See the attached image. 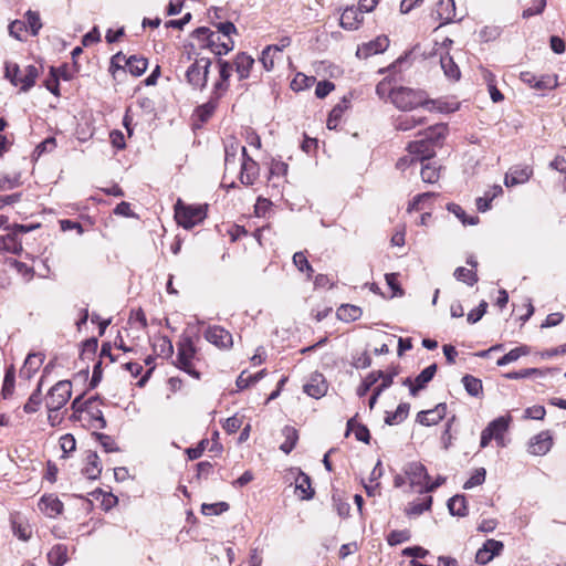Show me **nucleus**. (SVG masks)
<instances>
[{
  "label": "nucleus",
  "mask_w": 566,
  "mask_h": 566,
  "mask_svg": "<svg viewBox=\"0 0 566 566\" xmlns=\"http://www.w3.org/2000/svg\"><path fill=\"white\" fill-rule=\"evenodd\" d=\"M448 210L451 213H453L459 220H461V222L464 226H467V224L474 226L479 221V218L476 216L467 218L465 211L459 205H457V203H449L448 205Z\"/></svg>",
  "instance_id": "37998d69"
},
{
  "label": "nucleus",
  "mask_w": 566,
  "mask_h": 566,
  "mask_svg": "<svg viewBox=\"0 0 566 566\" xmlns=\"http://www.w3.org/2000/svg\"><path fill=\"white\" fill-rule=\"evenodd\" d=\"M448 509L451 515L465 516L468 514L467 500L464 495H454L448 501Z\"/></svg>",
  "instance_id": "473e14b6"
},
{
  "label": "nucleus",
  "mask_w": 566,
  "mask_h": 566,
  "mask_svg": "<svg viewBox=\"0 0 566 566\" xmlns=\"http://www.w3.org/2000/svg\"><path fill=\"white\" fill-rule=\"evenodd\" d=\"M432 505V497L427 496L422 501H415L409 504L408 509L406 510L407 515H420L424 511H429Z\"/></svg>",
  "instance_id": "ea45409f"
},
{
  "label": "nucleus",
  "mask_w": 566,
  "mask_h": 566,
  "mask_svg": "<svg viewBox=\"0 0 566 566\" xmlns=\"http://www.w3.org/2000/svg\"><path fill=\"white\" fill-rule=\"evenodd\" d=\"M44 356L40 353H31L27 356L22 368L20 369V377L30 379L39 370L43 364Z\"/></svg>",
  "instance_id": "412c9836"
},
{
  "label": "nucleus",
  "mask_w": 566,
  "mask_h": 566,
  "mask_svg": "<svg viewBox=\"0 0 566 566\" xmlns=\"http://www.w3.org/2000/svg\"><path fill=\"white\" fill-rule=\"evenodd\" d=\"M354 430L355 437L358 441L368 443L370 439L369 430L361 424H355V419H349L347 422V432Z\"/></svg>",
  "instance_id": "a18cd8bd"
},
{
  "label": "nucleus",
  "mask_w": 566,
  "mask_h": 566,
  "mask_svg": "<svg viewBox=\"0 0 566 566\" xmlns=\"http://www.w3.org/2000/svg\"><path fill=\"white\" fill-rule=\"evenodd\" d=\"M83 474L92 480H95L99 476L102 472V465L99 462V458L96 452H90L86 457V465L82 470Z\"/></svg>",
  "instance_id": "bb28decb"
},
{
  "label": "nucleus",
  "mask_w": 566,
  "mask_h": 566,
  "mask_svg": "<svg viewBox=\"0 0 566 566\" xmlns=\"http://www.w3.org/2000/svg\"><path fill=\"white\" fill-rule=\"evenodd\" d=\"M405 473L409 478L412 485H421L430 480L426 467L420 462H410L405 468Z\"/></svg>",
  "instance_id": "a211bd4d"
},
{
  "label": "nucleus",
  "mask_w": 566,
  "mask_h": 566,
  "mask_svg": "<svg viewBox=\"0 0 566 566\" xmlns=\"http://www.w3.org/2000/svg\"><path fill=\"white\" fill-rule=\"evenodd\" d=\"M421 178L424 182L433 184L439 179V168L436 164L426 163L422 164Z\"/></svg>",
  "instance_id": "c03bdc74"
},
{
  "label": "nucleus",
  "mask_w": 566,
  "mask_h": 566,
  "mask_svg": "<svg viewBox=\"0 0 566 566\" xmlns=\"http://www.w3.org/2000/svg\"><path fill=\"white\" fill-rule=\"evenodd\" d=\"M55 67H51L50 77L45 80V87L55 96L60 95L59 92V77L55 75Z\"/></svg>",
  "instance_id": "0e129e2a"
},
{
  "label": "nucleus",
  "mask_w": 566,
  "mask_h": 566,
  "mask_svg": "<svg viewBox=\"0 0 566 566\" xmlns=\"http://www.w3.org/2000/svg\"><path fill=\"white\" fill-rule=\"evenodd\" d=\"M426 124V117L423 116H417V115H399L395 119V128L397 130L407 132L416 126Z\"/></svg>",
  "instance_id": "b1692460"
},
{
  "label": "nucleus",
  "mask_w": 566,
  "mask_h": 566,
  "mask_svg": "<svg viewBox=\"0 0 566 566\" xmlns=\"http://www.w3.org/2000/svg\"><path fill=\"white\" fill-rule=\"evenodd\" d=\"M546 7V0H534L533 6L525 9L522 13L524 19H528L535 14H541Z\"/></svg>",
  "instance_id": "680f3d73"
},
{
  "label": "nucleus",
  "mask_w": 566,
  "mask_h": 566,
  "mask_svg": "<svg viewBox=\"0 0 566 566\" xmlns=\"http://www.w3.org/2000/svg\"><path fill=\"white\" fill-rule=\"evenodd\" d=\"M389 46V40L387 36H377L375 40L358 46L356 55L359 59H367L371 55L382 53Z\"/></svg>",
  "instance_id": "f8f14e48"
},
{
  "label": "nucleus",
  "mask_w": 566,
  "mask_h": 566,
  "mask_svg": "<svg viewBox=\"0 0 566 566\" xmlns=\"http://www.w3.org/2000/svg\"><path fill=\"white\" fill-rule=\"evenodd\" d=\"M48 560L53 566H62L67 562V547L63 544L54 545L48 553Z\"/></svg>",
  "instance_id": "7c9ffc66"
},
{
  "label": "nucleus",
  "mask_w": 566,
  "mask_h": 566,
  "mask_svg": "<svg viewBox=\"0 0 566 566\" xmlns=\"http://www.w3.org/2000/svg\"><path fill=\"white\" fill-rule=\"evenodd\" d=\"M211 60L209 57H197L186 71V81L193 88L202 91L207 86L209 67Z\"/></svg>",
  "instance_id": "39448f33"
},
{
  "label": "nucleus",
  "mask_w": 566,
  "mask_h": 566,
  "mask_svg": "<svg viewBox=\"0 0 566 566\" xmlns=\"http://www.w3.org/2000/svg\"><path fill=\"white\" fill-rule=\"evenodd\" d=\"M553 447V438L548 431L534 436L528 443V452L533 455H545Z\"/></svg>",
  "instance_id": "9b49d317"
},
{
  "label": "nucleus",
  "mask_w": 566,
  "mask_h": 566,
  "mask_svg": "<svg viewBox=\"0 0 566 566\" xmlns=\"http://www.w3.org/2000/svg\"><path fill=\"white\" fill-rule=\"evenodd\" d=\"M293 263L301 272H305L311 277L314 271L304 252L294 253Z\"/></svg>",
  "instance_id": "de8ad7c7"
},
{
  "label": "nucleus",
  "mask_w": 566,
  "mask_h": 566,
  "mask_svg": "<svg viewBox=\"0 0 566 566\" xmlns=\"http://www.w3.org/2000/svg\"><path fill=\"white\" fill-rule=\"evenodd\" d=\"M205 338L220 349H229L233 345L231 333L219 325L209 326L205 332Z\"/></svg>",
  "instance_id": "1a4fd4ad"
},
{
  "label": "nucleus",
  "mask_w": 566,
  "mask_h": 566,
  "mask_svg": "<svg viewBox=\"0 0 566 566\" xmlns=\"http://www.w3.org/2000/svg\"><path fill=\"white\" fill-rule=\"evenodd\" d=\"M390 101L398 109L403 112L412 111L429 103L423 91L403 86L394 87L390 91Z\"/></svg>",
  "instance_id": "f257e3e1"
},
{
  "label": "nucleus",
  "mask_w": 566,
  "mask_h": 566,
  "mask_svg": "<svg viewBox=\"0 0 566 566\" xmlns=\"http://www.w3.org/2000/svg\"><path fill=\"white\" fill-rule=\"evenodd\" d=\"M11 525L13 534L21 541H28L32 535L30 524L20 515L12 516Z\"/></svg>",
  "instance_id": "393cba45"
},
{
  "label": "nucleus",
  "mask_w": 566,
  "mask_h": 566,
  "mask_svg": "<svg viewBox=\"0 0 566 566\" xmlns=\"http://www.w3.org/2000/svg\"><path fill=\"white\" fill-rule=\"evenodd\" d=\"M510 417H499L491 421L481 433L480 447L485 448L491 440H495L497 447H505L504 434L509 429Z\"/></svg>",
  "instance_id": "0eeeda50"
},
{
  "label": "nucleus",
  "mask_w": 566,
  "mask_h": 566,
  "mask_svg": "<svg viewBox=\"0 0 566 566\" xmlns=\"http://www.w3.org/2000/svg\"><path fill=\"white\" fill-rule=\"evenodd\" d=\"M233 64L239 80H245L250 76V71L254 64V60L245 52H241L237 54Z\"/></svg>",
  "instance_id": "5701e85b"
},
{
  "label": "nucleus",
  "mask_w": 566,
  "mask_h": 566,
  "mask_svg": "<svg viewBox=\"0 0 566 566\" xmlns=\"http://www.w3.org/2000/svg\"><path fill=\"white\" fill-rule=\"evenodd\" d=\"M154 350L157 355L163 357H171L174 354V346L167 336H158L153 343Z\"/></svg>",
  "instance_id": "72a5a7b5"
},
{
  "label": "nucleus",
  "mask_w": 566,
  "mask_h": 566,
  "mask_svg": "<svg viewBox=\"0 0 566 566\" xmlns=\"http://www.w3.org/2000/svg\"><path fill=\"white\" fill-rule=\"evenodd\" d=\"M447 130H448V128L444 124H437V125L430 126L423 133H420V136L430 140L431 144L436 147L438 144L441 143V140L444 139V137L447 135Z\"/></svg>",
  "instance_id": "c85d7f7f"
},
{
  "label": "nucleus",
  "mask_w": 566,
  "mask_h": 566,
  "mask_svg": "<svg viewBox=\"0 0 566 566\" xmlns=\"http://www.w3.org/2000/svg\"><path fill=\"white\" fill-rule=\"evenodd\" d=\"M441 69L443 70L444 75L451 81L460 80L461 72L457 63L453 61V57L449 55V53L441 54L440 56Z\"/></svg>",
  "instance_id": "a878e982"
},
{
  "label": "nucleus",
  "mask_w": 566,
  "mask_h": 566,
  "mask_svg": "<svg viewBox=\"0 0 566 566\" xmlns=\"http://www.w3.org/2000/svg\"><path fill=\"white\" fill-rule=\"evenodd\" d=\"M39 509L49 517H55L63 511V503L53 494L43 495Z\"/></svg>",
  "instance_id": "aec40b11"
},
{
  "label": "nucleus",
  "mask_w": 566,
  "mask_h": 566,
  "mask_svg": "<svg viewBox=\"0 0 566 566\" xmlns=\"http://www.w3.org/2000/svg\"><path fill=\"white\" fill-rule=\"evenodd\" d=\"M39 74L40 69L35 65H27L23 69H20L18 64L6 65V76L13 85H20L23 92H28L35 84Z\"/></svg>",
  "instance_id": "7ed1b4c3"
},
{
  "label": "nucleus",
  "mask_w": 566,
  "mask_h": 566,
  "mask_svg": "<svg viewBox=\"0 0 566 566\" xmlns=\"http://www.w3.org/2000/svg\"><path fill=\"white\" fill-rule=\"evenodd\" d=\"M327 388L328 386L323 375L315 374L312 376L311 380L304 385V392L315 399H318L325 396Z\"/></svg>",
  "instance_id": "6ab92c4d"
},
{
  "label": "nucleus",
  "mask_w": 566,
  "mask_h": 566,
  "mask_svg": "<svg viewBox=\"0 0 566 566\" xmlns=\"http://www.w3.org/2000/svg\"><path fill=\"white\" fill-rule=\"evenodd\" d=\"M125 65L132 75L140 76L146 72L148 67V61L143 56L133 55L127 59V61H125Z\"/></svg>",
  "instance_id": "2f4dec72"
},
{
  "label": "nucleus",
  "mask_w": 566,
  "mask_h": 566,
  "mask_svg": "<svg viewBox=\"0 0 566 566\" xmlns=\"http://www.w3.org/2000/svg\"><path fill=\"white\" fill-rule=\"evenodd\" d=\"M364 21L363 11L354 6L347 7L339 20V24L345 30H357Z\"/></svg>",
  "instance_id": "4468645a"
},
{
  "label": "nucleus",
  "mask_w": 566,
  "mask_h": 566,
  "mask_svg": "<svg viewBox=\"0 0 566 566\" xmlns=\"http://www.w3.org/2000/svg\"><path fill=\"white\" fill-rule=\"evenodd\" d=\"M462 384L470 396L478 397L482 392V381L479 378L465 375Z\"/></svg>",
  "instance_id": "58836bf2"
},
{
  "label": "nucleus",
  "mask_w": 566,
  "mask_h": 566,
  "mask_svg": "<svg viewBox=\"0 0 566 566\" xmlns=\"http://www.w3.org/2000/svg\"><path fill=\"white\" fill-rule=\"evenodd\" d=\"M488 308V303L485 301H482L480 305L476 308H473L469 312L467 319L470 324H475L479 322L483 315L485 314Z\"/></svg>",
  "instance_id": "052dcab7"
},
{
  "label": "nucleus",
  "mask_w": 566,
  "mask_h": 566,
  "mask_svg": "<svg viewBox=\"0 0 566 566\" xmlns=\"http://www.w3.org/2000/svg\"><path fill=\"white\" fill-rule=\"evenodd\" d=\"M410 537H411V535L408 530L392 531L387 536V543L390 546H396L398 544L409 541Z\"/></svg>",
  "instance_id": "8fccbe9b"
},
{
  "label": "nucleus",
  "mask_w": 566,
  "mask_h": 566,
  "mask_svg": "<svg viewBox=\"0 0 566 566\" xmlns=\"http://www.w3.org/2000/svg\"><path fill=\"white\" fill-rule=\"evenodd\" d=\"M282 436L285 440L280 446V450H282L285 454H289L295 448L298 440L297 430L293 427L285 426L282 429Z\"/></svg>",
  "instance_id": "c756f323"
},
{
  "label": "nucleus",
  "mask_w": 566,
  "mask_h": 566,
  "mask_svg": "<svg viewBox=\"0 0 566 566\" xmlns=\"http://www.w3.org/2000/svg\"><path fill=\"white\" fill-rule=\"evenodd\" d=\"M72 394V385L69 380L56 382L46 397V408L49 411H57L66 405Z\"/></svg>",
  "instance_id": "6e6552de"
},
{
  "label": "nucleus",
  "mask_w": 566,
  "mask_h": 566,
  "mask_svg": "<svg viewBox=\"0 0 566 566\" xmlns=\"http://www.w3.org/2000/svg\"><path fill=\"white\" fill-rule=\"evenodd\" d=\"M380 376H382L381 370L371 371L357 388V395L359 397H364L370 390V388L380 379Z\"/></svg>",
  "instance_id": "a19ab883"
},
{
  "label": "nucleus",
  "mask_w": 566,
  "mask_h": 566,
  "mask_svg": "<svg viewBox=\"0 0 566 566\" xmlns=\"http://www.w3.org/2000/svg\"><path fill=\"white\" fill-rule=\"evenodd\" d=\"M409 410H410V405L407 402H401L398 405L395 412H392V413L387 412L385 422L389 426L400 423L408 417Z\"/></svg>",
  "instance_id": "f704fd0d"
},
{
  "label": "nucleus",
  "mask_w": 566,
  "mask_h": 566,
  "mask_svg": "<svg viewBox=\"0 0 566 566\" xmlns=\"http://www.w3.org/2000/svg\"><path fill=\"white\" fill-rule=\"evenodd\" d=\"M485 469L480 468L476 469L470 479L464 483L463 488L465 490L472 489L474 486L481 485L485 481Z\"/></svg>",
  "instance_id": "603ef678"
},
{
  "label": "nucleus",
  "mask_w": 566,
  "mask_h": 566,
  "mask_svg": "<svg viewBox=\"0 0 566 566\" xmlns=\"http://www.w3.org/2000/svg\"><path fill=\"white\" fill-rule=\"evenodd\" d=\"M453 275L458 281L464 282L470 286L478 282L476 273L463 266L457 268Z\"/></svg>",
  "instance_id": "49530a36"
},
{
  "label": "nucleus",
  "mask_w": 566,
  "mask_h": 566,
  "mask_svg": "<svg viewBox=\"0 0 566 566\" xmlns=\"http://www.w3.org/2000/svg\"><path fill=\"white\" fill-rule=\"evenodd\" d=\"M192 36L201 42L202 48L209 49L216 55L227 54L234 48L232 39L223 40L218 32L211 31L206 27L196 29L192 32Z\"/></svg>",
  "instance_id": "f03ea898"
},
{
  "label": "nucleus",
  "mask_w": 566,
  "mask_h": 566,
  "mask_svg": "<svg viewBox=\"0 0 566 566\" xmlns=\"http://www.w3.org/2000/svg\"><path fill=\"white\" fill-rule=\"evenodd\" d=\"M437 18L440 20V25L452 22L455 18V2L454 0H439L436 9Z\"/></svg>",
  "instance_id": "4be33fe9"
},
{
  "label": "nucleus",
  "mask_w": 566,
  "mask_h": 566,
  "mask_svg": "<svg viewBox=\"0 0 566 566\" xmlns=\"http://www.w3.org/2000/svg\"><path fill=\"white\" fill-rule=\"evenodd\" d=\"M437 373V365L432 364L426 367L412 381L410 378L403 380V385L409 387L410 394L416 396L419 390L423 389L429 381L432 380Z\"/></svg>",
  "instance_id": "9d476101"
},
{
  "label": "nucleus",
  "mask_w": 566,
  "mask_h": 566,
  "mask_svg": "<svg viewBox=\"0 0 566 566\" xmlns=\"http://www.w3.org/2000/svg\"><path fill=\"white\" fill-rule=\"evenodd\" d=\"M27 29V24L24 21L15 20L9 25V34L17 40H21L22 32Z\"/></svg>",
  "instance_id": "338daca9"
},
{
  "label": "nucleus",
  "mask_w": 566,
  "mask_h": 566,
  "mask_svg": "<svg viewBox=\"0 0 566 566\" xmlns=\"http://www.w3.org/2000/svg\"><path fill=\"white\" fill-rule=\"evenodd\" d=\"M218 33L223 40L231 39V34L237 32V28L232 22H221L217 24Z\"/></svg>",
  "instance_id": "69168bd1"
},
{
  "label": "nucleus",
  "mask_w": 566,
  "mask_h": 566,
  "mask_svg": "<svg viewBox=\"0 0 566 566\" xmlns=\"http://www.w3.org/2000/svg\"><path fill=\"white\" fill-rule=\"evenodd\" d=\"M27 23L31 30L32 35H36L42 28L40 15L38 12L29 10L25 13Z\"/></svg>",
  "instance_id": "864d4df0"
},
{
  "label": "nucleus",
  "mask_w": 566,
  "mask_h": 566,
  "mask_svg": "<svg viewBox=\"0 0 566 566\" xmlns=\"http://www.w3.org/2000/svg\"><path fill=\"white\" fill-rule=\"evenodd\" d=\"M239 148L241 149L240 145L235 140H232L231 143L226 145V169H228L231 164H235V156Z\"/></svg>",
  "instance_id": "6e6d98bb"
},
{
  "label": "nucleus",
  "mask_w": 566,
  "mask_h": 566,
  "mask_svg": "<svg viewBox=\"0 0 566 566\" xmlns=\"http://www.w3.org/2000/svg\"><path fill=\"white\" fill-rule=\"evenodd\" d=\"M447 415V405L439 403L433 409L420 411L417 421L422 426H433L440 422Z\"/></svg>",
  "instance_id": "f3484780"
},
{
  "label": "nucleus",
  "mask_w": 566,
  "mask_h": 566,
  "mask_svg": "<svg viewBox=\"0 0 566 566\" xmlns=\"http://www.w3.org/2000/svg\"><path fill=\"white\" fill-rule=\"evenodd\" d=\"M175 218L179 226L191 229L206 218L205 206L184 205L179 199L175 206Z\"/></svg>",
  "instance_id": "20e7f679"
},
{
  "label": "nucleus",
  "mask_w": 566,
  "mask_h": 566,
  "mask_svg": "<svg viewBox=\"0 0 566 566\" xmlns=\"http://www.w3.org/2000/svg\"><path fill=\"white\" fill-rule=\"evenodd\" d=\"M218 101L216 98H210L206 104L201 105L197 109V114L202 122L207 120L214 109L217 108Z\"/></svg>",
  "instance_id": "3c124183"
},
{
  "label": "nucleus",
  "mask_w": 566,
  "mask_h": 566,
  "mask_svg": "<svg viewBox=\"0 0 566 566\" xmlns=\"http://www.w3.org/2000/svg\"><path fill=\"white\" fill-rule=\"evenodd\" d=\"M314 77H308L304 74L298 73L291 83V87L294 91H301L310 87L314 83Z\"/></svg>",
  "instance_id": "5fc2aeb1"
},
{
  "label": "nucleus",
  "mask_w": 566,
  "mask_h": 566,
  "mask_svg": "<svg viewBox=\"0 0 566 566\" xmlns=\"http://www.w3.org/2000/svg\"><path fill=\"white\" fill-rule=\"evenodd\" d=\"M434 197L433 192H424L417 195L413 200L409 203L408 211L420 210L423 208L426 201L431 200Z\"/></svg>",
  "instance_id": "13d9d810"
},
{
  "label": "nucleus",
  "mask_w": 566,
  "mask_h": 566,
  "mask_svg": "<svg viewBox=\"0 0 566 566\" xmlns=\"http://www.w3.org/2000/svg\"><path fill=\"white\" fill-rule=\"evenodd\" d=\"M96 438L106 452H115L119 450L112 437L104 433H96Z\"/></svg>",
  "instance_id": "e2e57ef3"
},
{
  "label": "nucleus",
  "mask_w": 566,
  "mask_h": 566,
  "mask_svg": "<svg viewBox=\"0 0 566 566\" xmlns=\"http://www.w3.org/2000/svg\"><path fill=\"white\" fill-rule=\"evenodd\" d=\"M546 415V410L543 406H532L524 410V419L543 420Z\"/></svg>",
  "instance_id": "bf43d9fd"
},
{
  "label": "nucleus",
  "mask_w": 566,
  "mask_h": 566,
  "mask_svg": "<svg viewBox=\"0 0 566 566\" xmlns=\"http://www.w3.org/2000/svg\"><path fill=\"white\" fill-rule=\"evenodd\" d=\"M196 356L195 344L189 336L182 337L178 344V354L176 366L186 371L196 379H199L200 374L195 369L192 360Z\"/></svg>",
  "instance_id": "423d86ee"
},
{
  "label": "nucleus",
  "mask_w": 566,
  "mask_h": 566,
  "mask_svg": "<svg viewBox=\"0 0 566 566\" xmlns=\"http://www.w3.org/2000/svg\"><path fill=\"white\" fill-rule=\"evenodd\" d=\"M229 510V504L227 502H218L212 504L203 503L201 505V513L203 515H219Z\"/></svg>",
  "instance_id": "09e8293b"
},
{
  "label": "nucleus",
  "mask_w": 566,
  "mask_h": 566,
  "mask_svg": "<svg viewBox=\"0 0 566 566\" xmlns=\"http://www.w3.org/2000/svg\"><path fill=\"white\" fill-rule=\"evenodd\" d=\"M295 490L300 492L302 500H311L314 496V490L311 485V479L304 472H300L295 479Z\"/></svg>",
  "instance_id": "cd10ccee"
},
{
  "label": "nucleus",
  "mask_w": 566,
  "mask_h": 566,
  "mask_svg": "<svg viewBox=\"0 0 566 566\" xmlns=\"http://www.w3.org/2000/svg\"><path fill=\"white\" fill-rule=\"evenodd\" d=\"M20 174L14 176H2L0 177V191L10 190L20 186Z\"/></svg>",
  "instance_id": "4d7b16f0"
},
{
  "label": "nucleus",
  "mask_w": 566,
  "mask_h": 566,
  "mask_svg": "<svg viewBox=\"0 0 566 566\" xmlns=\"http://www.w3.org/2000/svg\"><path fill=\"white\" fill-rule=\"evenodd\" d=\"M533 174L530 166H514L510 168L504 178L506 187H513L528 181Z\"/></svg>",
  "instance_id": "dca6fc26"
},
{
  "label": "nucleus",
  "mask_w": 566,
  "mask_h": 566,
  "mask_svg": "<svg viewBox=\"0 0 566 566\" xmlns=\"http://www.w3.org/2000/svg\"><path fill=\"white\" fill-rule=\"evenodd\" d=\"M14 382H15V370L13 366H10L4 374L3 385L1 395L3 399H8L12 396L14 391Z\"/></svg>",
  "instance_id": "4c0bfd02"
},
{
  "label": "nucleus",
  "mask_w": 566,
  "mask_h": 566,
  "mask_svg": "<svg viewBox=\"0 0 566 566\" xmlns=\"http://www.w3.org/2000/svg\"><path fill=\"white\" fill-rule=\"evenodd\" d=\"M411 155L417 156L421 163L430 159L434 155V146L430 140L421 136L420 139L410 142L407 147Z\"/></svg>",
  "instance_id": "2eb2a0df"
},
{
  "label": "nucleus",
  "mask_w": 566,
  "mask_h": 566,
  "mask_svg": "<svg viewBox=\"0 0 566 566\" xmlns=\"http://www.w3.org/2000/svg\"><path fill=\"white\" fill-rule=\"evenodd\" d=\"M334 87L335 85L329 81L318 82L315 88V95L318 98H324L334 90Z\"/></svg>",
  "instance_id": "774afa93"
},
{
  "label": "nucleus",
  "mask_w": 566,
  "mask_h": 566,
  "mask_svg": "<svg viewBox=\"0 0 566 566\" xmlns=\"http://www.w3.org/2000/svg\"><path fill=\"white\" fill-rule=\"evenodd\" d=\"M361 316V310L358 306L345 304L337 310V317L345 322H353Z\"/></svg>",
  "instance_id": "e433bc0d"
},
{
  "label": "nucleus",
  "mask_w": 566,
  "mask_h": 566,
  "mask_svg": "<svg viewBox=\"0 0 566 566\" xmlns=\"http://www.w3.org/2000/svg\"><path fill=\"white\" fill-rule=\"evenodd\" d=\"M42 402V380L38 384L36 389L31 394L28 401L23 406L27 413H34L39 410Z\"/></svg>",
  "instance_id": "c9c22d12"
},
{
  "label": "nucleus",
  "mask_w": 566,
  "mask_h": 566,
  "mask_svg": "<svg viewBox=\"0 0 566 566\" xmlns=\"http://www.w3.org/2000/svg\"><path fill=\"white\" fill-rule=\"evenodd\" d=\"M551 369H539V368H525V369H522V370H518V371H511V373H507L505 375L506 378L509 379H522V378H527L532 375H537V376H545L547 373H549Z\"/></svg>",
  "instance_id": "79ce46f5"
},
{
  "label": "nucleus",
  "mask_w": 566,
  "mask_h": 566,
  "mask_svg": "<svg viewBox=\"0 0 566 566\" xmlns=\"http://www.w3.org/2000/svg\"><path fill=\"white\" fill-rule=\"evenodd\" d=\"M241 153L243 161L241 164L240 181L245 186H251L254 184L258 176V165L247 155L245 147H241Z\"/></svg>",
  "instance_id": "ddd939ff"
}]
</instances>
